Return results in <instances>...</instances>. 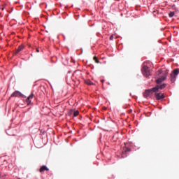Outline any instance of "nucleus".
I'll return each mask as SVG.
<instances>
[{
    "instance_id": "f257e3e1",
    "label": "nucleus",
    "mask_w": 179,
    "mask_h": 179,
    "mask_svg": "<svg viewBox=\"0 0 179 179\" xmlns=\"http://www.w3.org/2000/svg\"><path fill=\"white\" fill-rule=\"evenodd\" d=\"M142 73L144 77L148 78L152 75V71H150V69H149L148 66L146 65H143Z\"/></svg>"
},
{
    "instance_id": "f03ea898",
    "label": "nucleus",
    "mask_w": 179,
    "mask_h": 179,
    "mask_svg": "<svg viewBox=\"0 0 179 179\" xmlns=\"http://www.w3.org/2000/svg\"><path fill=\"white\" fill-rule=\"evenodd\" d=\"M179 73V69H176L172 71L171 75V82L173 83L176 80V76Z\"/></svg>"
},
{
    "instance_id": "7ed1b4c3",
    "label": "nucleus",
    "mask_w": 179,
    "mask_h": 179,
    "mask_svg": "<svg viewBox=\"0 0 179 179\" xmlns=\"http://www.w3.org/2000/svg\"><path fill=\"white\" fill-rule=\"evenodd\" d=\"M157 90L149 89L145 90V92H144V93L143 94V96H144V98H148L149 96H150L153 93H157Z\"/></svg>"
},
{
    "instance_id": "20e7f679",
    "label": "nucleus",
    "mask_w": 179,
    "mask_h": 179,
    "mask_svg": "<svg viewBox=\"0 0 179 179\" xmlns=\"http://www.w3.org/2000/svg\"><path fill=\"white\" fill-rule=\"evenodd\" d=\"M165 87H166V84L164 83L162 84L161 85H157L154 87H152V89H150L151 90H154V91H159V90H162L163 89H164Z\"/></svg>"
},
{
    "instance_id": "39448f33",
    "label": "nucleus",
    "mask_w": 179,
    "mask_h": 179,
    "mask_svg": "<svg viewBox=\"0 0 179 179\" xmlns=\"http://www.w3.org/2000/svg\"><path fill=\"white\" fill-rule=\"evenodd\" d=\"M78 114H79L78 110H75L73 109L69 110V113H68L69 116L73 115V117H76L77 116H78Z\"/></svg>"
},
{
    "instance_id": "423d86ee",
    "label": "nucleus",
    "mask_w": 179,
    "mask_h": 179,
    "mask_svg": "<svg viewBox=\"0 0 179 179\" xmlns=\"http://www.w3.org/2000/svg\"><path fill=\"white\" fill-rule=\"evenodd\" d=\"M34 93L31 94V95L28 96L27 99H26V103L27 106L32 105V102L31 101L34 99Z\"/></svg>"
},
{
    "instance_id": "0eeeda50",
    "label": "nucleus",
    "mask_w": 179,
    "mask_h": 179,
    "mask_svg": "<svg viewBox=\"0 0 179 179\" xmlns=\"http://www.w3.org/2000/svg\"><path fill=\"white\" fill-rule=\"evenodd\" d=\"M166 79V73L164 74V76H162V77L157 78V80H156L157 84H160L163 83L164 80H165Z\"/></svg>"
},
{
    "instance_id": "6e6552de",
    "label": "nucleus",
    "mask_w": 179,
    "mask_h": 179,
    "mask_svg": "<svg viewBox=\"0 0 179 179\" xmlns=\"http://www.w3.org/2000/svg\"><path fill=\"white\" fill-rule=\"evenodd\" d=\"M155 98L157 99V101H160L165 98V96L164 95V94H162L160 92L155 93Z\"/></svg>"
},
{
    "instance_id": "1a4fd4ad",
    "label": "nucleus",
    "mask_w": 179,
    "mask_h": 179,
    "mask_svg": "<svg viewBox=\"0 0 179 179\" xmlns=\"http://www.w3.org/2000/svg\"><path fill=\"white\" fill-rule=\"evenodd\" d=\"M22 94L19 91H15L14 93L11 94V97H20Z\"/></svg>"
},
{
    "instance_id": "9d476101",
    "label": "nucleus",
    "mask_w": 179,
    "mask_h": 179,
    "mask_svg": "<svg viewBox=\"0 0 179 179\" xmlns=\"http://www.w3.org/2000/svg\"><path fill=\"white\" fill-rule=\"evenodd\" d=\"M44 171H49V169L47 167V166H42L41 169H39L40 173H43Z\"/></svg>"
},
{
    "instance_id": "9b49d317",
    "label": "nucleus",
    "mask_w": 179,
    "mask_h": 179,
    "mask_svg": "<svg viewBox=\"0 0 179 179\" xmlns=\"http://www.w3.org/2000/svg\"><path fill=\"white\" fill-rule=\"evenodd\" d=\"M24 48V46L23 45H21L20 46H18L17 50H16V55L19 54V52H20L21 51H22Z\"/></svg>"
},
{
    "instance_id": "f8f14e48",
    "label": "nucleus",
    "mask_w": 179,
    "mask_h": 179,
    "mask_svg": "<svg viewBox=\"0 0 179 179\" xmlns=\"http://www.w3.org/2000/svg\"><path fill=\"white\" fill-rule=\"evenodd\" d=\"M85 85H93V83L91 80H85Z\"/></svg>"
},
{
    "instance_id": "ddd939ff",
    "label": "nucleus",
    "mask_w": 179,
    "mask_h": 179,
    "mask_svg": "<svg viewBox=\"0 0 179 179\" xmlns=\"http://www.w3.org/2000/svg\"><path fill=\"white\" fill-rule=\"evenodd\" d=\"M93 60H94L95 63H96V64H99L100 63V62L98 60L96 57H93Z\"/></svg>"
},
{
    "instance_id": "4468645a",
    "label": "nucleus",
    "mask_w": 179,
    "mask_h": 179,
    "mask_svg": "<svg viewBox=\"0 0 179 179\" xmlns=\"http://www.w3.org/2000/svg\"><path fill=\"white\" fill-rule=\"evenodd\" d=\"M173 15H175V13H173V12H170L169 13V17H173Z\"/></svg>"
},
{
    "instance_id": "2eb2a0df",
    "label": "nucleus",
    "mask_w": 179,
    "mask_h": 179,
    "mask_svg": "<svg viewBox=\"0 0 179 179\" xmlns=\"http://www.w3.org/2000/svg\"><path fill=\"white\" fill-rule=\"evenodd\" d=\"M110 41H113L114 39V35L110 36Z\"/></svg>"
},
{
    "instance_id": "dca6fc26",
    "label": "nucleus",
    "mask_w": 179,
    "mask_h": 179,
    "mask_svg": "<svg viewBox=\"0 0 179 179\" xmlns=\"http://www.w3.org/2000/svg\"><path fill=\"white\" fill-rule=\"evenodd\" d=\"M0 9H1V10H4V8L1 7V6H0Z\"/></svg>"
},
{
    "instance_id": "f3484780",
    "label": "nucleus",
    "mask_w": 179,
    "mask_h": 179,
    "mask_svg": "<svg viewBox=\"0 0 179 179\" xmlns=\"http://www.w3.org/2000/svg\"><path fill=\"white\" fill-rule=\"evenodd\" d=\"M159 73H162V71H159Z\"/></svg>"
},
{
    "instance_id": "a211bd4d",
    "label": "nucleus",
    "mask_w": 179,
    "mask_h": 179,
    "mask_svg": "<svg viewBox=\"0 0 179 179\" xmlns=\"http://www.w3.org/2000/svg\"><path fill=\"white\" fill-rule=\"evenodd\" d=\"M37 52H39V50H37Z\"/></svg>"
},
{
    "instance_id": "6ab92c4d",
    "label": "nucleus",
    "mask_w": 179,
    "mask_h": 179,
    "mask_svg": "<svg viewBox=\"0 0 179 179\" xmlns=\"http://www.w3.org/2000/svg\"><path fill=\"white\" fill-rule=\"evenodd\" d=\"M101 82H104V80H101Z\"/></svg>"
},
{
    "instance_id": "aec40b11",
    "label": "nucleus",
    "mask_w": 179,
    "mask_h": 179,
    "mask_svg": "<svg viewBox=\"0 0 179 179\" xmlns=\"http://www.w3.org/2000/svg\"><path fill=\"white\" fill-rule=\"evenodd\" d=\"M17 179H20V178H17Z\"/></svg>"
}]
</instances>
